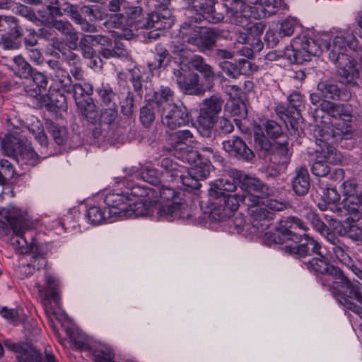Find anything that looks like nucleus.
<instances>
[{
    "label": "nucleus",
    "mask_w": 362,
    "mask_h": 362,
    "mask_svg": "<svg viewBox=\"0 0 362 362\" xmlns=\"http://www.w3.org/2000/svg\"><path fill=\"white\" fill-rule=\"evenodd\" d=\"M347 47L350 49L356 50L358 47V40L347 30H337L332 42L328 34H322L320 45L317 44L312 38H295L291 42V47L286 49L284 55L291 63L302 64L310 60L311 56H317L326 51L332 61L337 59L338 56L348 54L346 53Z\"/></svg>",
    "instance_id": "nucleus-1"
},
{
    "label": "nucleus",
    "mask_w": 362,
    "mask_h": 362,
    "mask_svg": "<svg viewBox=\"0 0 362 362\" xmlns=\"http://www.w3.org/2000/svg\"><path fill=\"white\" fill-rule=\"evenodd\" d=\"M321 110L329 117V122H323L322 126L315 127V136L332 143L352 138L355 131V116L351 105L324 102Z\"/></svg>",
    "instance_id": "nucleus-2"
},
{
    "label": "nucleus",
    "mask_w": 362,
    "mask_h": 362,
    "mask_svg": "<svg viewBox=\"0 0 362 362\" xmlns=\"http://www.w3.org/2000/svg\"><path fill=\"white\" fill-rule=\"evenodd\" d=\"M332 274L329 279L322 280V285L345 308L361 315L362 309L355 305L353 300L362 304V285L357 281H351L339 268L333 269Z\"/></svg>",
    "instance_id": "nucleus-3"
},
{
    "label": "nucleus",
    "mask_w": 362,
    "mask_h": 362,
    "mask_svg": "<svg viewBox=\"0 0 362 362\" xmlns=\"http://www.w3.org/2000/svg\"><path fill=\"white\" fill-rule=\"evenodd\" d=\"M0 216L4 218L13 233L11 238L14 250L20 254H27L37 250L34 243L28 244L24 233L26 230L34 228L37 221H30L22 214L21 209L13 205H8L0 209Z\"/></svg>",
    "instance_id": "nucleus-4"
},
{
    "label": "nucleus",
    "mask_w": 362,
    "mask_h": 362,
    "mask_svg": "<svg viewBox=\"0 0 362 362\" xmlns=\"http://www.w3.org/2000/svg\"><path fill=\"white\" fill-rule=\"evenodd\" d=\"M303 237L305 243L297 244L296 242L288 244L283 247V250L288 254L300 257L310 255V252L317 255L319 257H314L305 262L307 268L316 274L323 275L320 279L321 282L322 279H329L332 276L333 269H338L339 267L329 263L328 259L321 251V246L316 240L307 234H304Z\"/></svg>",
    "instance_id": "nucleus-5"
},
{
    "label": "nucleus",
    "mask_w": 362,
    "mask_h": 362,
    "mask_svg": "<svg viewBox=\"0 0 362 362\" xmlns=\"http://www.w3.org/2000/svg\"><path fill=\"white\" fill-rule=\"evenodd\" d=\"M154 192L152 202H158L160 206L158 211L160 218L168 221L187 218L190 216V208L180 197V193L168 186L153 188Z\"/></svg>",
    "instance_id": "nucleus-6"
},
{
    "label": "nucleus",
    "mask_w": 362,
    "mask_h": 362,
    "mask_svg": "<svg viewBox=\"0 0 362 362\" xmlns=\"http://www.w3.org/2000/svg\"><path fill=\"white\" fill-rule=\"evenodd\" d=\"M18 134L17 131L6 134L1 145L6 154L15 157L19 165L34 167L40 162V158L47 157V155H43V152L39 156L30 144Z\"/></svg>",
    "instance_id": "nucleus-7"
},
{
    "label": "nucleus",
    "mask_w": 362,
    "mask_h": 362,
    "mask_svg": "<svg viewBox=\"0 0 362 362\" xmlns=\"http://www.w3.org/2000/svg\"><path fill=\"white\" fill-rule=\"evenodd\" d=\"M104 202L112 216L127 218L147 214L146 207L141 202H132L129 192L119 193L113 190L106 194Z\"/></svg>",
    "instance_id": "nucleus-8"
},
{
    "label": "nucleus",
    "mask_w": 362,
    "mask_h": 362,
    "mask_svg": "<svg viewBox=\"0 0 362 362\" xmlns=\"http://www.w3.org/2000/svg\"><path fill=\"white\" fill-rule=\"evenodd\" d=\"M255 143L258 149L269 154V161L275 165L285 167L291 160V146L288 137L282 136V141H276L274 144L263 134L255 133Z\"/></svg>",
    "instance_id": "nucleus-9"
},
{
    "label": "nucleus",
    "mask_w": 362,
    "mask_h": 362,
    "mask_svg": "<svg viewBox=\"0 0 362 362\" xmlns=\"http://www.w3.org/2000/svg\"><path fill=\"white\" fill-rule=\"evenodd\" d=\"M184 41L196 46L202 51L210 49L215 44L218 32L212 28L198 26L194 23H184L180 29Z\"/></svg>",
    "instance_id": "nucleus-10"
},
{
    "label": "nucleus",
    "mask_w": 362,
    "mask_h": 362,
    "mask_svg": "<svg viewBox=\"0 0 362 362\" xmlns=\"http://www.w3.org/2000/svg\"><path fill=\"white\" fill-rule=\"evenodd\" d=\"M223 103V100L217 95H212L203 100L196 126L202 136L206 138L211 136L212 129L221 111Z\"/></svg>",
    "instance_id": "nucleus-11"
},
{
    "label": "nucleus",
    "mask_w": 362,
    "mask_h": 362,
    "mask_svg": "<svg viewBox=\"0 0 362 362\" xmlns=\"http://www.w3.org/2000/svg\"><path fill=\"white\" fill-rule=\"evenodd\" d=\"M240 187L245 194L242 195V202L246 206L260 204L264 199L272 196L274 189L262 183L259 180L243 175L239 176Z\"/></svg>",
    "instance_id": "nucleus-12"
},
{
    "label": "nucleus",
    "mask_w": 362,
    "mask_h": 362,
    "mask_svg": "<svg viewBox=\"0 0 362 362\" xmlns=\"http://www.w3.org/2000/svg\"><path fill=\"white\" fill-rule=\"evenodd\" d=\"M247 4L242 0H235L230 7H227L226 17L230 23L252 33L257 31L258 28L251 21L252 7Z\"/></svg>",
    "instance_id": "nucleus-13"
},
{
    "label": "nucleus",
    "mask_w": 362,
    "mask_h": 362,
    "mask_svg": "<svg viewBox=\"0 0 362 362\" xmlns=\"http://www.w3.org/2000/svg\"><path fill=\"white\" fill-rule=\"evenodd\" d=\"M162 124L169 129L174 130L189 122L187 108L182 103L168 105L160 112Z\"/></svg>",
    "instance_id": "nucleus-14"
},
{
    "label": "nucleus",
    "mask_w": 362,
    "mask_h": 362,
    "mask_svg": "<svg viewBox=\"0 0 362 362\" xmlns=\"http://www.w3.org/2000/svg\"><path fill=\"white\" fill-rule=\"evenodd\" d=\"M345 197L344 206L353 220L362 216V194L358 192V185L354 180H349L342 184Z\"/></svg>",
    "instance_id": "nucleus-15"
},
{
    "label": "nucleus",
    "mask_w": 362,
    "mask_h": 362,
    "mask_svg": "<svg viewBox=\"0 0 362 362\" xmlns=\"http://www.w3.org/2000/svg\"><path fill=\"white\" fill-rule=\"evenodd\" d=\"M198 160L194 161V165L187 169L182 177V185L192 188H197L199 186L198 181L205 179L210 173L211 168V162L209 158L202 160L197 154Z\"/></svg>",
    "instance_id": "nucleus-16"
},
{
    "label": "nucleus",
    "mask_w": 362,
    "mask_h": 362,
    "mask_svg": "<svg viewBox=\"0 0 362 362\" xmlns=\"http://www.w3.org/2000/svg\"><path fill=\"white\" fill-rule=\"evenodd\" d=\"M248 206V214L251 218L252 228L256 230L252 233H264L274 218V213L267 209L261 204Z\"/></svg>",
    "instance_id": "nucleus-17"
},
{
    "label": "nucleus",
    "mask_w": 362,
    "mask_h": 362,
    "mask_svg": "<svg viewBox=\"0 0 362 362\" xmlns=\"http://www.w3.org/2000/svg\"><path fill=\"white\" fill-rule=\"evenodd\" d=\"M337 68L339 74L346 82L351 83L359 77V69L356 60L348 54H342L332 60Z\"/></svg>",
    "instance_id": "nucleus-18"
},
{
    "label": "nucleus",
    "mask_w": 362,
    "mask_h": 362,
    "mask_svg": "<svg viewBox=\"0 0 362 362\" xmlns=\"http://www.w3.org/2000/svg\"><path fill=\"white\" fill-rule=\"evenodd\" d=\"M290 229H300L306 231L308 228L306 224L297 216H288L281 220L279 231L288 240H291V242L286 243L284 246L296 242L297 244H299V243L302 241V236L292 232Z\"/></svg>",
    "instance_id": "nucleus-19"
},
{
    "label": "nucleus",
    "mask_w": 362,
    "mask_h": 362,
    "mask_svg": "<svg viewBox=\"0 0 362 362\" xmlns=\"http://www.w3.org/2000/svg\"><path fill=\"white\" fill-rule=\"evenodd\" d=\"M192 10L197 15L194 17L195 21L206 20L212 23H217L224 18L223 13L216 12L213 0H195Z\"/></svg>",
    "instance_id": "nucleus-20"
},
{
    "label": "nucleus",
    "mask_w": 362,
    "mask_h": 362,
    "mask_svg": "<svg viewBox=\"0 0 362 362\" xmlns=\"http://www.w3.org/2000/svg\"><path fill=\"white\" fill-rule=\"evenodd\" d=\"M223 148L230 155L243 160H251L255 154L239 137L233 136L223 141Z\"/></svg>",
    "instance_id": "nucleus-21"
},
{
    "label": "nucleus",
    "mask_w": 362,
    "mask_h": 362,
    "mask_svg": "<svg viewBox=\"0 0 362 362\" xmlns=\"http://www.w3.org/2000/svg\"><path fill=\"white\" fill-rule=\"evenodd\" d=\"M163 12L165 13L164 14H160L156 11L152 12L148 15L146 22L141 26L146 29H154L153 31L149 33L150 38H157L159 36V33H156V31L170 26V23L168 19L170 11L167 9H164Z\"/></svg>",
    "instance_id": "nucleus-22"
},
{
    "label": "nucleus",
    "mask_w": 362,
    "mask_h": 362,
    "mask_svg": "<svg viewBox=\"0 0 362 362\" xmlns=\"http://www.w3.org/2000/svg\"><path fill=\"white\" fill-rule=\"evenodd\" d=\"M218 204H221V202H223L224 208L222 210L218 209H213L211 215L212 218L221 221L226 217L229 216V214L227 211L231 212L236 211L240 205V202H242V196H240L237 194H227L222 195L221 198H219Z\"/></svg>",
    "instance_id": "nucleus-23"
},
{
    "label": "nucleus",
    "mask_w": 362,
    "mask_h": 362,
    "mask_svg": "<svg viewBox=\"0 0 362 362\" xmlns=\"http://www.w3.org/2000/svg\"><path fill=\"white\" fill-rule=\"evenodd\" d=\"M124 171L126 174L124 178L127 181L136 178L151 185H156L159 182L157 170L148 165L141 168L140 170L136 167H132L124 169Z\"/></svg>",
    "instance_id": "nucleus-24"
},
{
    "label": "nucleus",
    "mask_w": 362,
    "mask_h": 362,
    "mask_svg": "<svg viewBox=\"0 0 362 362\" xmlns=\"http://www.w3.org/2000/svg\"><path fill=\"white\" fill-rule=\"evenodd\" d=\"M47 64L52 70L50 75L53 80L60 85L64 92L69 93L71 90L72 81L69 72L62 67L58 61L49 60Z\"/></svg>",
    "instance_id": "nucleus-25"
},
{
    "label": "nucleus",
    "mask_w": 362,
    "mask_h": 362,
    "mask_svg": "<svg viewBox=\"0 0 362 362\" xmlns=\"http://www.w3.org/2000/svg\"><path fill=\"white\" fill-rule=\"evenodd\" d=\"M310 187V179L306 168L299 167L295 171L292 180V187L295 193L303 196L308 192Z\"/></svg>",
    "instance_id": "nucleus-26"
},
{
    "label": "nucleus",
    "mask_w": 362,
    "mask_h": 362,
    "mask_svg": "<svg viewBox=\"0 0 362 362\" xmlns=\"http://www.w3.org/2000/svg\"><path fill=\"white\" fill-rule=\"evenodd\" d=\"M316 142L320 147V156L323 158L325 162L337 165L342 162L343 156L333 146L334 143L323 141L320 139L319 136H315Z\"/></svg>",
    "instance_id": "nucleus-27"
},
{
    "label": "nucleus",
    "mask_w": 362,
    "mask_h": 362,
    "mask_svg": "<svg viewBox=\"0 0 362 362\" xmlns=\"http://www.w3.org/2000/svg\"><path fill=\"white\" fill-rule=\"evenodd\" d=\"M327 240L329 245L327 247L332 251L337 259L344 265L349 264L352 259L349 253V247L334 235L328 236Z\"/></svg>",
    "instance_id": "nucleus-28"
},
{
    "label": "nucleus",
    "mask_w": 362,
    "mask_h": 362,
    "mask_svg": "<svg viewBox=\"0 0 362 362\" xmlns=\"http://www.w3.org/2000/svg\"><path fill=\"white\" fill-rule=\"evenodd\" d=\"M46 22L49 25V28H56L66 37V40L71 44L70 46L71 47H75L76 46V43L78 40V33L75 31L72 25L69 22L66 21L52 19L51 21L47 19Z\"/></svg>",
    "instance_id": "nucleus-29"
},
{
    "label": "nucleus",
    "mask_w": 362,
    "mask_h": 362,
    "mask_svg": "<svg viewBox=\"0 0 362 362\" xmlns=\"http://www.w3.org/2000/svg\"><path fill=\"white\" fill-rule=\"evenodd\" d=\"M235 189L236 185L233 179L223 177L211 185L209 194L211 197L219 199L222 195L227 194L226 192H234Z\"/></svg>",
    "instance_id": "nucleus-30"
},
{
    "label": "nucleus",
    "mask_w": 362,
    "mask_h": 362,
    "mask_svg": "<svg viewBox=\"0 0 362 362\" xmlns=\"http://www.w3.org/2000/svg\"><path fill=\"white\" fill-rule=\"evenodd\" d=\"M45 281L47 288H43L40 284H37L38 292L43 296L45 299H53L57 301L58 299V288L59 286V279L52 274L46 272L45 274Z\"/></svg>",
    "instance_id": "nucleus-31"
},
{
    "label": "nucleus",
    "mask_w": 362,
    "mask_h": 362,
    "mask_svg": "<svg viewBox=\"0 0 362 362\" xmlns=\"http://www.w3.org/2000/svg\"><path fill=\"white\" fill-rule=\"evenodd\" d=\"M160 167L165 170L166 176H170L173 180H180L182 183V177L186 172V168L180 165L170 158H164L160 160Z\"/></svg>",
    "instance_id": "nucleus-32"
},
{
    "label": "nucleus",
    "mask_w": 362,
    "mask_h": 362,
    "mask_svg": "<svg viewBox=\"0 0 362 362\" xmlns=\"http://www.w3.org/2000/svg\"><path fill=\"white\" fill-rule=\"evenodd\" d=\"M30 77L32 78L31 81L33 84L31 87L26 86L25 87V91L30 96L35 98L40 95L42 90L46 89L47 85V79L46 76L40 72L32 71Z\"/></svg>",
    "instance_id": "nucleus-33"
},
{
    "label": "nucleus",
    "mask_w": 362,
    "mask_h": 362,
    "mask_svg": "<svg viewBox=\"0 0 362 362\" xmlns=\"http://www.w3.org/2000/svg\"><path fill=\"white\" fill-rule=\"evenodd\" d=\"M126 192H129V197L132 198V202H141L148 210L146 202H152V197H153L154 192H156L155 189L151 187H141L139 185H134L130 189H128Z\"/></svg>",
    "instance_id": "nucleus-34"
},
{
    "label": "nucleus",
    "mask_w": 362,
    "mask_h": 362,
    "mask_svg": "<svg viewBox=\"0 0 362 362\" xmlns=\"http://www.w3.org/2000/svg\"><path fill=\"white\" fill-rule=\"evenodd\" d=\"M71 92L73 93L76 105H81L82 103L90 98V96L93 93V87L88 82L71 84V90L69 93Z\"/></svg>",
    "instance_id": "nucleus-35"
},
{
    "label": "nucleus",
    "mask_w": 362,
    "mask_h": 362,
    "mask_svg": "<svg viewBox=\"0 0 362 362\" xmlns=\"http://www.w3.org/2000/svg\"><path fill=\"white\" fill-rule=\"evenodd\" d=\"M46 127L57 144L63 146L66 143L68 131L65 127L49 120L46 122Z\"/></svg>",
    "instance_id": "nucleus-36"
},
{
    "label": "nucleus",
    "mask_w": 362,
    "mask_h": 362,
    "mask_svg": "<svg viewBox=\"0 0 362 362\" xmlns=\"http://www.w3.org/2000/svg\"><path fill=\"white\" fill-rule=\"evenodd\" d=\"M113 216L109 214L108 209L103 210L99 206H91L88 209L86 218L88 221L93 225H98L105 221H110Z\"/></svg>",
    "instance_id": "nucleus-37"
},
{
    "label": "nucleus",
    "mask_w": 362,
    "mask_h": 362,
    "mask_svg": "<svg viewBox=\"0 0 362 362\" xmlns=\"http://www.w3.org/2000/svg\"><path fill=\"white\" fill-rule=\"evenodd\" d=\"M173 100L174 93L168 87L162 86L158 91L154 93L153 101L158 106L159 112L167 105L174 104Z\"/></svg>",
    "instance_id": "nucleus-38"
},
{
    "label": "nucleus",
    "mask_w": 362,
    "mask_h": 362,
    "mask_svg": "<svg viewBox=\"0 0 362 362\" xmlns=\"http://www.w3.org/2000/svg\"><path fill=\"white\" fill-rule=\"evenodd\" d=\"M100 100L105 105H117L120 100L119 94L113 92L110 86L107 83H103L96 90Z\"/></svg>",
    "instance_id": "nucleus-39"
},
{
    "label": "nucleus",
    "mask_w": 362,
    "mask_h": 362,
    "mask_svg": "<svg viewBox=\"0 0 362 362\" xmlns=\"http://www.w3.org/2000/svg\"><path fill=\"white\" fill-rule=\"evenodd\" d=\"M81 115L90 123H95L98 121L99 113L96 105L93 102L91 98H88L81 105H77Z\"/></svg>",
    "instance_id": "nucleus-40"
},
{
    "label": "nucleus",
    "mask_w": 362,
    "mask_h": 362,
    "mask_svg": "<svg viewBox=\"0 0 362 362\" xmlns=\"http://www.w3.org/2000/svg\"><path fill=\"white\" fill-rule=\"evenodd\" d=\"M180 80H181L180 78ZM180 88L189 95H197L200 93L199 88V76L197 74H189L184 81H180Z\"/></svg>",
    "instance_id": "nucleus-41"
},
{
    "label": "nucleus",
    "mask_w": 362,
    "mask_h": 362,
    "mask_svg": "<svg viewBox=\"0 0 362 362\" xmlns=\"http://www.w3.org/2000/svg\"><path fill=\"white\" fill-rule=\"evenodd\" d=\"M290 107H286L282 105H278L276 107V112L278 116L284 122L288 129L289 124L291 129L296 132L298 130L296 119H298L299 117L296 116V112L292 109L290 110Z\"/></svg>",
    "instance_id": "nucleus-42"
},
{
    "label": "nucleus",
    "mask_w": 362,
    "mask_h": 362,
    "mask_svg": "<svg viewBox=\"0 0 362 362\" xmlns=\"http://www.w3.org/2000/svg\"><path fill=\"white\" fill-rule=\"evenodd\" d=\"M317 90L325 100H338L340 98L341 90L337 85L327 81H321L317 85Z\"/></svg>",
    "instance_id": "nucleus-43"
},
{
    "label": "nucleus",
    "mask_w": 362,
    "mask_h": 362,
    "mask_svg": "<svg viewBox=\"0 0 362 362\" xmlns=\"http://www.w3.org/2000/svg\"><path fill=\"white\" fill-rule=\"evenodd\" d=\"M26 128L33 134L35 140L42 147L45 148L48 144V139L44 132L42 122L37 118H35L33 122Z\"/></svg>",
    "instance_id": "nucleus-44"
},
{
    "label": "nucleus",
    "mask_w": 362,
    "mask_h": 362,
    "mask_svg": "<svg viewBox=\"0 0 362 362\" xmlns=\"http://www.w3.org/2000/svg\"><path fill=\"white\" fill-rule=\"evenodd\" d=\"M4 346L17 354L16 358L20 361V356L25 355L26 356L36 352L37 350L33 346L27 344L13 343L10 340L4 341Z\"/></svg>",
    "instance_id": "nucleus-45"
},
{
    "label": "nucleus",
    "mask_w": 362,
    "mask_h": 362,
    "mask_svg": "<svg viewBox=\"0 0 362 362\" xmlns=\"http://www.w3.org/2000/svg\"><path fill=\"white\" fill-rule=\"evenodd\" d=\"M113 43L114 46L110 48H102L100 51V55L102 57L105 59H109L115 57H126L127 55V51L122 42H120L119 40H115Z\"/></svg>",
    "instance_id": "nucleus-46"
},
{
    "label": "nucleus",
    "mask_w": 362,
    "mask_h": 362,
    "mask_svg": "<svg viewBox=\"0 0 362 362\" xmlns=\"http://www.w3.org/2000/svg\"><path fill=\"white\" fill-rule=\"evenodd\" d=\"M13 61L15 64L16 74L21 78L28 79L33 71L30 65L21 55L14 57Z\"/></svg>",
    "instance_id": "nucleus-47"
},
{
    "label": "nucleus",
    "mask_w": 362,
    "mask_h": 362,
    "mask_svg": "<svg viewBox=\"0 0 362 362\" xmlns=\"http://www.w3.org/2000/svg\"><path fill=\"white\" fill-rule=\"evenodd\" d=\"M155 59L149 61L147 65L151 71L160 68L164 60L168 57V51L161 45H158L155 47Z\"/></svg>",
    "instance_id": "nucleus-48"
},
{
    "label": "nucleus",
    "mask_w": 362,
    "mask_h": 362,
    "mask_svg": "<svg viewBox=\"0 0 362 362\" xmlns=\"http://www.w3.org/2000/svg\"><path fill=\"white\" fill-rule=\"evenodd\" d=\"M193 135L189 130H180L170 136V144L174 149L178 148L180 144L192 141Z\"/></svg>",
    "instance_id": "nucleus-49"
},
{
    "label": "nucleus",
    "mask_w": 362,
    "mask_h": 362,
    "mask_svg": "<svg viewBox=\"0 0 362 362\" xmlns=\"http://www.w3.org/2000/svg\"><path fill=\"white\" fill-rule=\"evenodd\" d=\"M257 32L258 30L250 33V31H247V29H243V30H238L236 33V40L238 42L241 44L252 45L255 41L257 44L259 42V39L257 37Z\"/></svg>",
    "instance_id": "nucleus-50"
},
{
    "label": "nucleus",
    "mask_w": 362,
    "mask_h": 362,
    "mask_svg": "<svg viewBox=\"0 0 362 362\" xmlns=\"http://www.w3.org/2000/svg\"><path fill=\"white\" fill-rule=\"evenodd\" d=\"M119 102L121 110L124 115L129 116L133 112L134 100L132 94L129 92L120 93Z\"/></svg>",
    "instance_id": "nucleus-51"
},
{
    "label": "nucleus",
    "mask_w": 362,
    "mask_h": 362,
    "mask_svg": "<svg viewBox=\"0 0 362 362\" xmlns=\"http://www.w3.org/2000/svg\"><path fill=\"white\" fill-rule=\"evenodd\" d=\"M265 131L269 136L273 139L279 138L282 141V136L284 135L282 132L281 127L274 120H268L264 124Z\"/></svg>",
    "instance_id": "nucleus-52"
},
{
    "label": "nucleus",
    "mask_w": 362,
    "mask_h": 362,
    "mask_svg": "<svg viewBox=\"0 0 362 362\" xmlns=\"http://www.w3.org/2000/svg\"><path fill=\"white\" fill-rule=\"evenodd\" d=\"M260 204L272 212L281 211L287 209L288 203L274 199H264Z\"/></svg>",
    "instance_id": "nucleus-53"
},
{
    "label": "nucleus",
    "mask_w": 362,
    "mask_h": 362,
    "mask_svg": "<svg viewBox=\"0 0 362 362\" xmlns=\"http://www.w3.org/2000/svg\"><path fill=\"white\" fill-rule=\"evenodd\" d=\"M326 162L322 159L319 156L317 157L316 160L313 163L311 170L312 173L318 177H325L330 171L329 166L325 163Z\"/></svg>",
    "instance_id": "nucleus-54"
},
{
    "label": "nucleus",
    "mask_w": 362,
    "mask_h": 362,
    "mask_svg": "<svg viewBox=\"0 0 362 362\" xmlns=\"http://www.w3.org/2000/svg\"><path fill=\"white\" fill-rule=\"evenodd\" d=\"M117 117V105H110V107L105 108L101 112L98 120L101 123L111 124L116 119Z\"/></svg>",
    "instance_id": "nucleus-55"
},
{
    "label": "nucleus",
    "mask_w": 362,
    "mask_h": 362,
    "mask_svg": "<svg viewBox=\"0 0 362 362\" xmlns=\"http://www.w3.org/2000/svg\"><path fill=\"white\" fill-rule=\"evenodd\" d=\"M288 100L289 102L291 109L296 112V116L300 117V111L301 107L303 106V95L298 92H293L290 94L288 98Z\"/></svg>",
    "instance_id": "nucleus-56"
},
{
    "label": "nucleus",
    "mask_w": 362,
    "mask_h": 362,
    "mask_svg": "<svg viewBox=\"0 0 362 362\" xmlns=\"http://www.w3.org/2000/svg\"><path fill=\"white\" fill-rule=\"evenodd\" d=\"M140 119L145 126H148L155 119V113L151 104H148L141 109Z\"/></svg>",
    "instance_id": "nucleus-57"
},
{
    "label": "nucleus",
    "mask_w": 362,
    "mask_h": 362,
    "mask_svg": "<svg viewBox=\"0 0 362 362\" xmlns=\"http://www.w3.org/2000/svg\"><path fill=\"white\" fill-rule=\"evenodd\" d=\"M307 219L310 222L313 228L321 234L327 233L329 228L319 218L317 214L313 212H308L306 214Z\"/></svg>",
    "instance_id": "nucleus-58"
},
{
    "label": "nucleus",
    "mask_w": 362,
    "mask_h": 362,
    "mask_svg": "<svg viewBox=\"0 0 362 362\" xmlns=\"http://www.w3.org/2000/svg\"><path fill=\"white\" fill-rule=\"evenodd\" d=\"M229 111L233 116H238L240 118H245L247 116V109L244 103L239 100H233L229 106Z\"/></svg>",
    "instance_id": "nucleus-59"
},
{
    "label": "nucleus",
    "mask_w": 362,
    "mask_h": 362,
    "mask_svg": "<svg viewBox=\"0 0 362 362\" xmlns=\"http://www.w3.org/2000/svg\"><path fill=\"white\" fill-rule=\"evenodd\" d=\"M18 13L23 17L28 18L29 21L35 23L37 25H40L45 23L44 20H40L37 18L33 11L30 8L24 5H20L18 7Z\"/></svg>",
    "instance_id": "nucleus-60"
},
{
    "label": "nucleus",
    "mask_w": 362,
    "mask_h": 362,
    "mask_svg": "<svg viewBox=\"0 0 362 362\" xmlns=\"http://www.w3.org/2000/svg\"><path fill=\"white\" fill-rule=\"evenodd\" d=\"M342 235H346L354 242H362V229L356 225H351L345 228L344 233Z\"/></svg>",
    "instance_id": "nucleus-61"
},
{
    "label": "nucleus",
    "mask_w": 362,
    "mask_h": 362,
    "mask_svg": "<svg viewBox=\"0 0 362 362\" xmlns=\"http://www.w3.org/2000/svg\"><path fill=\"white\" fill-rule=\"evenodd\" d=\"M220 67L223 73L233 78H237L240 74L238 67L228 61L221 62Z\"/></svg>",
    "instance_id": "nucleus-62"
},
{
    "label": "nucleus",
    "mask_w": 362,
    "mask_h": 362,
    "mask_svg": "<svg viewBox=\"0 0 362 362\" xmlns=\"http://www.w3.org/2000/svg\"><path fill=\"white\" fill-rule=\"evenodd\" d=\"M281 0H260V5L262 6L265 13L272 15L275 13L281 6Z\"/></svg>",
    "instance_id": "nucleus-63"
},
{
    "label": "nucleus",
    "mask_w": 362,
    "mask_h": 362,
    "mask_svg": "<svg viewBox=\"0 0 362 362\" xmlns=\"http://www.w3.org/2000/svg\"><path fill=\"white\" fill-rule=\"evenodd\" d=\"M126 17L122 13H115L111 16L107 25L109 27L119 29V30L125 26Z\"/></svg>",
    "instance_id": "nucleus-64"
}]
</instances>
